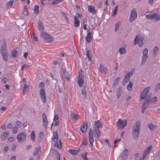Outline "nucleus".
Masks as SVG:
<instances>
[{"label": "nucleus", "mask_w": 160, "mask_h": 160, "mask_svg": "<svg viewBox=\"0 0 160 160\" xmlns=\"http://www.w3.org/2000/svg\"><path fill=\"white\" fill-rule=\"evenodd\" d=\"M146 99L144 101V104H148V103H150V102H149V96L147 97H146Z\"/></svg>", "instance_id": "57"}, {"label": "nucleus", "mask_w": 160, "mask_h": 160, "mask_svg": "<svg viewBox=\"0 0 160 160\" xmlns=\"http://www.w3.org/2000/svg\"><path fill=\"white\" fill-rule=\"evenodd\" d=\"M28 85L26 84H24L22 92L23 94H26L28 92Z\"/></svg>", "instance_id": "31"}, {"label": "nucleus", "mask_w": 160, "mask_h": 160, "mask_svg": "<svg viewBox=\"0 0 160 160\" xmlns=\"http://www.w3.org/2000/svg\"><path fill=\"white\" fill-rule=\"evenodd\" d=\"M127 121L125 120L124 121L121 119H119L116 123L117 126L119 128H123L127 125Z\"/></svg>", "instance_id": "8"}, {"label": "nucleus", "mask_w": 160, "mask_h": 160, "mask_svg": "<svg viewBox=\"0 0 160 160\" xmlns=\"http://www.w3.org/2000/svg\"><path fill=\"white\" fill-rule=\"evenodd\" d=\"M99 71L101 73H103L105 74L107 73V68L100 63V64Z\"/></svg>", "instance_id": "19"}, {"label": "nucleus", "mask_w": 160, "mask_h": 160, "mask_svg": "<svg viewBox=\"0 0 160 160\" xmlns=\"http://www.w3.org/2000/svg\"><path fill=\"white\" fill-rule=\"evenodd\" d=\"M42 119L43 123V127L46 128H47L48 124V121L47 120V118L46 117V114L44 113H43L42 114Z\"/></svg>", "instance_id": "11"}, {"label": "nucleus", "mask_w": 160, "mask_h": 160, "mask_svg": "<svg viewBox=\"0 0 160 160\" xmlns=\"http://www.w3.org/2000/svg\"><path fill=\"white\" fill-rule=\"evenodd\" d=\"M122 92V87L121 86H120L118 88V90L117 93V96L118 98H119Z\"/></svg>", "instance_id": "37"}, {"label": "nucleus", "mask_w": 160, "mask_h": 160, "mask_svg": "<svg viewBox=\"0 0 160 160\" xmlns=\"http://www.w3.org/2000/svg\"><path fill=\"white\" fill-rule=\"evenodd\" d=\"M0 52L2 51L3 52H6L8 51L7 50V48L6 47V43L5 42L3 43V44L2 45L1 47V49Z\"/></svg>", "instance_id": "29"}, {"label": "nucleus", "mask_w": 160, "mask_h": 160, "mask_svg": "<svg viewBox=\"0 0 160 160\" xmlns=\"http://www.w3.org/2000/svg\"><path fill=\"white\" fill-rule=\"evenodd\" d=\"M74 26L76 27H78L79 26L80 21L79 19L77 18L75 16H74Z\"/></svg>", "instance_id": "25"}, {"label": "nucleus", "mask_w": 160, "mask_h": 160, "mask_svg": "<svg viewBox=\"0 0 160 160\" xmlns=\"http://www.w3.org/2000/svg\"><path fill=\"white\" fill-rule=\"evenodd\" d=\"M37 153L38 155H39L41 153V147L39 146L36 148V150Z\"/></svg>", "instance_id": "48"}, {"label": "nucleus", "mask_w": 160, "mask_h": 160, "mask_svg": "<svg viewBox=\"0 0 160 160\" xmlns=\"http://www.w3.org/2000/svg\"><path fill=\"white\" fill-rule=\"evenodd\" d=\"M87 153L88 152H85L83 154H81L82 157L84 160H88L87 157Z\"/></svg>", "instance_id": "43"}, {"label": "nucleus", "mask_w": 160, "mask_h": 160, "mask_svg": "<svg viewBox=\"0 0 160 160\" xmlns=\"http://www.w3.org/2000/svg\"><path fill=\"white\" fill-rule=\"evenodd\" d=\"M117 10H116V9H114V11L112 12V16H113V17H114L117 13Z\"/></svg>", "instance_id": "63"}, {"label": "nucleus", "mask_w": 160, "mask_h": 160, "mask_svg": "<svg viewBox=\"0 0 160 160\" xmlns=\"http://www.w3.org/2000/svg\"><path fill=\"white\" fill-rule=\"evenodd\" d=\"M87 123L86 122H84L83 125H82L80 128V130L83 133L86 132L88 128Z\"/></svg>", "instance_id": "12"}, {"label": "nucleus", "mask_w": 160, "mask_h": 160, "mask_svg": "<svg viewBox=\"0 0 160 160\" xmlns=\"http://www.w3.org/2000/svg\"><path fill=\"white\" fill-rule=\"evenodd\" d=\"M134 71V69H132L129 73H127L125 76L124 79L127 80V81H129L130 79V77L132 75Z\"/></svg>", "instance_id": "17"}, {"label": "nucleus", "mask_w": 160, "mask_h": 160, "mask_svg": "<svg viewBox=\"0 0 160 160\" xmlns=\"http://www.w3.org/2000/svg\"><path fill=\"white\" fill-rule=\"evenodd\" d=\"M51 152H52L54 153L55 154L57 155L58 156V157L57 158V159L58 160H60V157L59 153L55 149H51Z\"/></svg>", "instance_id": "32"}, {"label": "nucleus", "mask_w": 160, "mask_h": 160, "mask_svg": "<svg viewBox=\"0 0 160 160\" xmlns=\"http://www.w3.org/2000/svg\"><path fill=\"white\" fill-rule=\"evenodd\" d=\"M23 13L25 15H27L28 12L27 11V8H24L22 10Z\"/></svg>", "instance_id": "51"}, {"label": "nucleus", "mask_w": 160, "mask_h": 160, "mask_svg": "<svg viewBox=\"0 0 160 160\" xmlns=\"http://www.w3.org/2000/svg\"><path fill=\"white\" fill-rule=\"evenodd\" d=\"M3 60L5 62L8 60V51L1 52Z\"/></svg>", "instance_id": "14"}, {"label": "nucleus", "mask_w": 160, "mask_h": 160, "mask_svg": "<svg viewBox=\"0 0 160 160\" xmlns=\"http://www.w3.org/2000/svg\"><path fill=\"white\" fill-rule=\"evenodd\" d=\"M39 94L43 102L45 103L46 102V97L45 90L43 88H41L39 91Z\"/></svg>", "instance_id": "9"}, {"label": "nucleus", "mask_w": 160, "mask_h": 160, "mask_svg": "<svg viewBox=\"0 0 160 160\" xmlns=\"http://www.w3.org/2000/svg\"><path fill=\"white\" fill-rule=\"evenodd\" d=\"M148 56H142V62L141 64L143 65L146 61L147 58Z\"/></svg>", "instance_id": "36"}, {"label": "nucleus", "mask_w": 160, "mask_h": 160, "mask_svg": "<svg viewBox=\"0 0 160 160\" xmlns=\"http://www.w3.org/2000/svg\"><path fill=\"white\" fill-rule=\"evenodd\" d=\"M38 27L39 30L42 32H43L44 27L42 24V22L39 20L37 23Z\"/></svg>", "instance_id": "18"}, {"label": "nucleus", "mask_w": 160, "mask_h": 160, "mask_svg": "<svg viewBox=\"0 0 160 160\" xmlns=\"http://www.w3.org/2000/svg\"><path fill=\"white\" fill-rule=\"evenodd\" d=\"M133 85V83L131 81H130L129 82L128 85L127 86V89L129 91L131 90L132 89V88Z\"/></svg>", "instance_id": "38"}, {"label": "nucleus", "mask_w": 160, "mask_h": 160, "mask_svg": "<svg viewBox=\"0 0 160 160\" xmlns=\"http://www.w3.org/2000/svg\"><path fill=\"white\" fill-rule=\"evenodd\" d=\"M150 94L149 95H148V96H149V102H156L157 101V98L156 97H155L152 98H151L150 95Z\"/></svg>", "instance_id": "28"}, {"label": "nucleus", "mask_w": 160, "mask_h": 160, "mask_svg": "<svg viewBox=\"0 0 160 160\" xmlns=\"http://www.w3.org/2000/svg\"><path fill=\"white\" fill-rule=\"evenodd\" d=\"M68 152L72 155H76L78 154L79 152H80V149L78 150L70 149Z\"/></svg>", "instance_id": "22"}, {"label": "nucleus", "mask_w": 160, "mask_h": 160, "mask_svg": "<svg viewBox=\"0 0 160 160\" xmlns=\"http://www.w3.org/2000/svg\"><path fill=\"white\" fill-rule=\"evenodd\" d=\"M41 36L42 39L47 42H51L53 41L54 38L52 36L44 32H41Z\"/></svg>", "instance_id": "2"}, {"label": "nucleus", "mask_w": 160, "mask_h": 160, "mask_svg": "<svg viewBox=\"0 0 160 160\" xmlns=\"http://www.w3.org/2000/svg\"><path fill=\"white\" fill-rule=\"evenodd\" d=\"M82 71L81 74L80 72H79L78 77L77 83L78 84V85L80 87H82L83 83L84 82V77L82 75Z\"/></svg>", "instance_id": "7"}, {"label": "nucleus", "mask_w": 160, "mask_h": 160, "mask_svg": "<svg viewBox=\"0 0 160 160\" xmlns=\"http://www.w3.org/2000/svg\"><path fill=\"white\" fill-rule=\"evenodd\" d=\"M44 83L43 82H42L40 83L39 86V88L43 87L44 86Z\"/></svg>", "instance_id": "62"}, {"label": "nucleus", "mask_w": 160, "mask_h": 160, "mask_svg": "<svg viewBox=\"0 0 160 160\" xmlns=\"http://www.w3.org/2000/svg\"><path fill=\"white\" fill-rule=\"evenodd\" d=\"M148 50L147 48L145 49L142 52L143 56H148Z\"/></svg>", "instance_id": "53"}, {"label": "nucleus", "mask_w": 160, "mask_h": 160, "mask_svg": "<svg viewBox=\"0 0 160 160\" xmlns=\"http://www.w3.org/2000/svg\"><path fill=\"white\" fill-rule=\"evenodd\" d=\"M152 16V19H155V21H158L160 19V15L157 13H153Z\"/></svg>", "instance_id": "26"}, {"label": "nucleus", "mask_w": 160, "mask_h": 160, "mask_svg": "<svg viewBox=\"0 0 160 160\" xmlns=\"http://www.w3.org/2000/svg\"><path fill=\"white\" fill-rule=\"evenodd\" d=\"M121 25V22L120 21H118L115 25L114 31L116 32L118 30L119 26Z\"/></svg>", "instance_id": "33"}, {"label": "nucleus", "mask_w": 160, "mask_h": 160, "mask_svg": "<svg viewBox=\"0 0 160 160\" xmlns=\"http://www.w3.org/2000/svg\"><path fill=\"white\" fill-rule=\"evenodd\" d=\"M72 118L74 121H76L80 118V116L76 114H74L72 115L71 117Z\"/></svg>", "instance_id": "40"}, {"label": "nucleus", "mask_w": 160, "mask_h": 160, "mask_svg": "<svg viewBox=\"0 0 160 160\" xmlns=\"http://www.w3.org/2000/svg\"><path fill=\"white\" fill-rule=\"evenodd\" d=\"M102 125L101 122L99 120L94 122V125L93 126L94 128L99 129L102 127Z\"/></svg>", "instance_id": "15"}, {"label": "nucleus", "mask_w": 160, "mask_h": 160, "mask_svg": "<svg viewBox=\"0 0 160 160\" xmlns=\"http://www.w3.org/2000/svg\"><path fill=\"white\" fill-rule=\"evenodd\" d=\"M33 40L36 42H38V39L36 36L35 34H33V37L32 38Z\"/></svg>", "instance_id": "58"}, {"label": "nucleus", "mask_w": 160, "mask_h": 160, "mask_svg": "<svg viewBox=\"0 0 160 160\" xmlns=\"http://www.w3.org/2000/svg\"><path fill=\"white\" fill-rule=\"evenodd\" d=\"M87 142L86 138H83L82 143V145L84 146L85 147L87 144Z\"/></svg>", "instance_id": "50"}, {"label": "nucleus", "mask_w": 160, "mask_h": 160, "mask_svg": "<svg viewBox=\"0 0 160 160\" xmlns=\"http://www.w3.org/2000/svg\"><path fill=\"white\" fill-rule=\"evenodd\" d=\"M144 42V40L142 37H140L139 38L138 36L136 37L134 41L135 45L138 43V45L140 47L142 46Z\"/></svg>", "instance_id": "4"}, {"label": "nucleus", "mask_w": 160, "mask_h": 160, "mask_svg": "<svg viewBox=\"0 0 160 160\" xmlns=\"http://www.w3.org/2000/svg\"><path fill=\"white\" fill-rule=\"evenodd\" d=\"M121 140V138H116L114 141V147L115 148V144L117 142H119Z\"/></svg>", "instance_id": "55"}, {"label": "nucleus", "mask_w": 160, "mask_h": 160, "mask_svg": "<svg viewBox=\"0 0 160 160\" xmlns=\"http://www.w3.org/2000/svg\"><path fill=\"white\" fill-rule=\"evenodd\" d=\"M8 136V132H7V133H2L1 135V138L2 140H5L6 139Z\"/></svg>", "instance_id": "27"}, {"label": "nucleus", "mask_w": 160, "mask_h": 160, "mask_svg": "<svg viewBox=\"0 0 160 160\" xmlns=\"http://www.w3.org/2000/svg\"><path fill=\"white\" fill-rule=\"evenodd\" d=\"M63 75L64 77L68 81H69V75L68 73V72L66 71L65 68L63 69Z\"/></svg>", "instance_id": "24"}, {"label": "nucleus", "mask_w": 160, "mask_h": 160, "mask_svg": "<svg viewBox=\"0 0 160 160\" xmlns=\"http://www.w3.org/2000/svg\"><path fill=\"white\" fill-rule=\"evenodd\" d=\"M140 127V122L138 121L136 122L135 125L133 128V131L132 132V134L133 138L135 140H137L138 137Z\"/></svg>", "instance_id": "1"}, {"label": "nucleus", "mask_w": 160, "mask_h": 160, "mask_svg": "<svg viewBox=\"0 0 160 160\" xmlns=\"http://www.w3.org/2000/svg\"><path fill=\"white\" fill-rule=\"evenodd\" d=\"M160 89V83H158V84H157L155 88V89L156 90H157L159 89Z\"/></svg>", "instance_id": "61"}, {"label": "nucleus", "mask_w": 160, "mask_h": 160, "mask_svg": "<svg viewBox=\"0 0 160 160\" xmlns=\"http://www.w3.org/2000/svg\"><path fill=\"white\" fill-rule=\"evenodd\" d=\"M27 133L24 132H21L17 136V139L19 141L23 142L26 140Z\"/></svg>", "instance_id": "6"}, {"label": "nucleus", "mask_w": 160, "mask_h": 160, "mask_svg": "<svg viewBox=\"0 0 160 160\" xmlns=\"http://www.w3.org/2000/svg\"><path fill=\"white\" fill-rule=\"evenodd\" d=\"M86 54L87 57L88 61H91V58L90 56V51L88 50H87L86 51Z\"/></svg>", "instance_id": "46"}, {"label": "nucleus", "mask_w": 160, "mask_h": 160, "mask_svg": "<svg viewBox=\"0 0 160 160\" xmlns=\"http://www.w3.org/2000/svg\"><path fill=\"white\" fill-rule=\"evenodd\" d=\"M137 14L136 9L135 8H132L131 10L130 15L129 17V22H132L137 18Z\"/></svg>", "instance_id": "3"}, {"label": "nucleus", "mask_w": 160, "mask_h": 160, "mask_svg": "<svg viewBox=\"0 0 160 160\" xmlns=\"http://www.w3.org/2000/svg\"><path fill=\"white\" fill-rule=\"evenodd\" d=\"M152 14H149L146 16V18L148 19H152Z\"/></svg>", "instance_id": "54"}, {"label": "nucleus", "mask_w": 160, "mask_h": 160, "mask_svg": "<svg viewBox=\"0 0 160 160\" xmlns=\"http://www.w3.org/2000/svg\"><path fill=\"white\" fill-rule=\"evenodd\" d=\"M94 135L95 138H99L100 135V131L99 129L94 128L93 130Z\"/></svg>", "instance_id": "16"}, {"label": "nucleus", "mask_w": 160, "mask_h": 160, "mask_svg": "<svg viewBox=\"0 0 160 160\" xmlns=\"http://www.w3.org/2000/svg\"><path fill=\"white\" fill-rule=\"evenodd\" d=\"M120 81L119 78L118 77L114 81L113 85L112 86V87L113 88H114L116 87L117 84H118V82Z\"/></svg>", "instance_id": "34"}, {"label": "nucleus", "mask_w": 160, "mask_h": 160, "mask_svg": "<svg viewBox=\"0 0 160 160\" xmlns=\"http://www.w3.org/2000/svg\"><path fill=\"white\" fill-rule=\"evenodd\" d=\"M88 32V34L87 36L85 37V39L86 41L88 42H90L91 41V32L89 30H88L87 31Z\"/></svg>", "instance_id": "23"}, {"label": "nucleus", "mask_w": 160, "mask_h": 160, "mask_svg": "<svg viewBox=\"0 0 160 160\" xmlns=\"http://www.w3.org/2000/svg\"><path fill=\"white\" fill-rule=\"evenodd\" d=\"M13 1H14L13 0H11L9 1L7 3L6 6L7 8H10L11 7L13 4Z\"/></svg>", "instance_id": "42"}, {"label": "nucleus", "mask_w": 160, "mask_h": 160, "mask_svg": "<svg viewBox=\"0 0 160 160\" xmlns=\"http://www.w3.org/2000/svg\"><path fill=\"white\" fill-rule=\"evenodd\" d=\"M17 53V52L16 50H13L11 52L12 56L13 58L16 57Z\"/></svg>", "instance_id": "41"}, {"label": "nucleus", "mask_w": 160, "mask_h": 160, "mask_svg": "<svg viewBox=\"0 0 160 160\" xmlns=\"http://www.w3.org/2000/svg\"><path fill=\"white\" fill-rule=\"evenodd\" d=\"M18 129L16 127H14L12 128V132L14 134H16L17 132Z\"/></svg>", "instance_id": "59"}, {"label": "nucleus", "mask_w": 160, "mask_h": 160, "mask_svg": "<svg viewBox=\"0 0 160 160\" xmlns=\"http://www.w3.org/2000/svg\"><path fill=\"white\" fill-rule=\"evenodd\" d=\"M148 154L147 152H146L143 151V155L142 156L143 157V158H146L147 155Z\"/></svg>", "instance_id": "64"}, {"label": "nucleus", "mask_w": 160, "mask_h": 160, "mask_svg": "<svg viewBox=\"0 0 160 160\" xmlns=\"http://www.w3.org/2000/svg\"><path fill=\"white\" fill-rule=\"evenodd\" d=\"M81 93L82 94V96L84 98H87V96L86 95V87L84 86L82 88L81 91Z\"/></svg>", "instance_id": "30"}, {"label": "nucleus", "mask_w": 160, "mask_h": 160, "mask_svg": "<svg viewBox=\"0 0 160 160\" xmlns=\"http://www.w3.org/2000/svg\"><path fill=\"white\" fill-rule=\"evenodd\" d=\"M88 9L89 12H92L93 14H94L96 13V12L94 6L89 5L88 7Z\"/></svg>", "instance_id": "21"}, {"label": "nucleus", "mask_w": 160, "mask_h": 160, "mask_svg": "<svg viewBox=\"0 0 160 160\" xmlns=\"http://www.w3.org/2000/svg\"><path fill=\"white\" fill-rule=\"evenodd\" d=\"M119 51L120 54H123L126 52V49L124 48H122L119 49Z\"/></svg>", "instance_id": "44"}, {"label": "nucleus", "mask_w": 160, "mask_h": 160, "mask_svg": "<svg viewBox=\"0 0 160 160\" xmlns=\"http://www.w3.org/2000/svg\"><path fill=\"white\" fill-rule=\"evenodd\" d=\"M150 87H148L144 89L143 91L141 92L140 94L141 100H142L145 99V97H148V94L149 93V90Z\"/></svg>", "instance_id": "5"}, {"label": "nucleus", "mask_w": 160, "mask_h": 160, "mask_svg": "<svg viewBox=\"0 0 160 160\" xmlns=\"http://www.w3.org/2000/svg\"><path fill=\"white\" fill-rule=\"evenodd\" d=\"M139 154L138 153H137L135 155L134 159L135 160H139Z\"/></svg>", "instance_id": "60"}, {"label": "nucleus", "mask_w": 160, "mask_h": 160, "mask_svg": "<svg viewBox=\"0 0 160 160\" xmlns=\"http://www.w3.org/2000/svg\"><path fill=\"white\" fill-rule=\"evenodd\" d=\"M35 137V134L34 131H32L30 134L31 139L33 141H34Z\"/></svg>", "instance_id": "35"}, {"label": "nucleus", "mask_w": 160, "mask_h": 160, "mask_svg": "<svg viewBox=\"0 0 160 160\" xmlns=\"http://www.w3.org/2000/svg\"><path fill=\"white\" fill-rule=\"evenodd\" d=\"M8 80V79L4 77L2 79L1 82L2 83H5L7 82Z\"/></svg>", "instance_id": "56"}, {"label": "nucleus", "mask_w": 160, "mask_h": 160, "mask_svg": "<svg viewBox=\"0 0 160 160\" xmlns=\"http://www.w3.org/2000/svg\"><path fill=\"white\" fill-rule=\"evenodd\" d=\"M152 148V145H150L149 147H148L144 151L146 152H147L149 154V152L151 150Z\"/></svg>", "instance_id": "45"}, {"label": "nucleus", "mask_w": 160, "mask_h": 160, "mask_svg": "<svg viewBox=\"0 0 160 160\" xmlns=\"http://www.w3.org/2000/svg\"><path fill=\"white\" fill-rule=\"evenodd\" d=\"M92 133H93L92 129L91 128L90 129L89 132V142L91 145H92V143L94 141Z\"/></svg>", "instance_id": "13"}, {"label": "nucleus", "mask_w": 160, "mask_h": 160, "mask_svg": "<svg viewBox=\"0 0 160 160\" xmlns=\"http://www.w3.org/2000/svg\"><path fill=\"white\" fill-rule=\"evenodd\" d=\"M39 6L38 5L35 6L34 9V12L35 13H38L39 12Z\"/></svg>", "instance_id": "47"}, {"label": "nucleus", "mask_w": 160, "mask_h": 160, "mask_svg": "<svg viewBox=\"0 0 160 160\" xmlns=\"http://www.w3.org/2000/svg\"><path fill=\"white\" fill-rule=\"evenodd\" d=\"M128 150L125 149L121 154V156L122 160H127L128 158Z\"/></svg>", "instance_id": "10"}, {"label": "nucleus", "mask_w": 160, "mask_h": 160, "mask_svg": "<svg viewBox=\"0 0 160 160\" xmlns=\"http://www.w3.org/2000/svg\"><path fill=\"white\" fill-rule=\"evenodd\" d=\"M63 0H53L52 2V5H56L60 2H62Z\"/></svg>", "instance_id": "39"}, {"label": "nucleus", "mask_w": 160, "mask_h": 160, "mask_svg": "<svg viewBox=\"0 0 160 160\" xmlns=\"http://www.w3.org/2000/svg\"><path fill=\"white\" fill-rule=\"evenodd\" d=\"M158 47L157 46H155L153 50V53L157 54L158 52Z\"/></svg>", "instance_id": "52"}, {"label": "nucleus", "mask_w": 160, "mask_h": 160, "mask_svg": "<svg viewBox=\"0 0 160 160\" xmlns=\"http://www.w3.org/2000/svg\"><path fill=\"white\" fill-rule=\"evenodd\" d=\"M52 138L54 142H57L58 141V132L57 131H53V132Z\"/></svg>", "instance_id": "20"}, {"label": "nucleus", "mask_w": 160, "mask_h": 160, "mask_svg": "<svg viewBox=\"0 0 160 160\" xmlns=\"http://www.w3.org/2000/svg\"><path fill=\"white\" fill-rule=\"evenodd\" d=\"M148 128L151 131H153L155 129L156 127L151 123L150 125H148Z\"/></svg>", "instance_id": "49"}]
</instances>
